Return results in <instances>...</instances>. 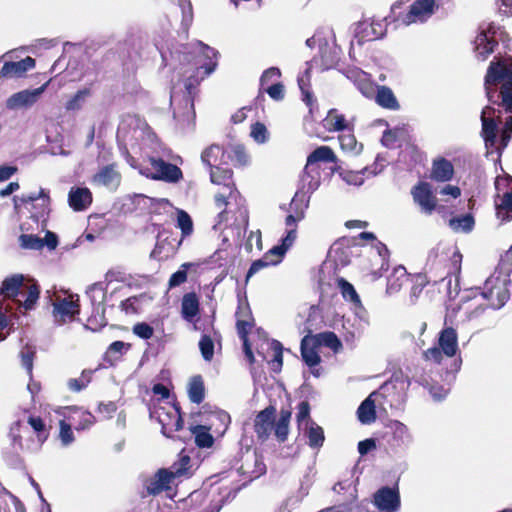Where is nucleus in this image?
I'll use <instances>...</instances> for the list:
<instances>
[{"mask_svg": "<svg viewBox=\"0 0 512 512\" xmlns=\"http://www.w3.org/2000/svg\"><path fill=\"white\" fill-rule=\"evenodd\" d=\"M383 35L384 31L380 22H372L371 24L360 22L355 29V39L359 45H362L365 41L378 39Z\"/></svg>", "mask_w": 512, "mask_h": 512, "instance_id": "nucleus-20", "label": "nucleus"}, {"mask_svg": "<svg viewBox=\"0 0 512 512\" xmlns=\"http://www.w3.org/2000/svg\"><path fill=\"white\" fill-rule=\"evenodd\" d=\"M412 196L415 203L421 207L424 213L431 214L435 210L436 199L428 183L421 182L415 186L412 190Z\"/></svg>", "mask_w": 512, "mask_h": 512, "instance_id": "nucleus-18", "label": "nucleus"}, {"mask_svg": "<svg viewBox=\"0 0 512 512\" xmlns=\"http://www.w3.org/2000/svg\"><path fill=\"white\" fill-rule=\"evenodd\" d=\"M495 27L493 24L480 27V33L474 40V47L476 56L478 59L485 60L493 51L497 45V41L494 39Z\"/></svg>", "mask_w": 512, "mask_h": 512, "instance_id": "nucleus-14", "label": "nucleus"}, {"mask_svg": "<svg viewBox=\"0 0 512 512\" xmlns=\"http://www.w3.org/2000/svg\"><path fill=\"white\" fill-rule=\"evenodd\" d=\"M482 136L486 147H494L497 140L500 111L492 106H486L481 112Z\"/></svg>", "mask_w": 512, "mask_h": 512, "instance_id": "nucleus-11", "label": "nucleus"}, {"mask_svg": "<svg viewBox=\"0 0 512 512\" xmlns=\"http://www.w3.org/2000/svg\"><path fill=\"white\" fill-rule=\"evenodd\" d=\"M300 348L302 359L309 367H315L320 363L321 358L317 352L318 347L312 341L310 334L303 337Z\"/></svg>", "mask_w": 512, "mask_h": 512, "instance_id": "nucleus-30", "label": "nucleus"}, {"mask_svg": "<svg viewBox=\"0 0 512 512\" xmlns=\"http://www.w3.org/2000/svg\"><path fill=\"white\" fill-rule=\"evenodd\" d=\"M86 294L91 300L94 311L97 314H104L105 307L104 301L106 298V285L102 282H97L88 287Z\"/></svg>", "mask_w": 512, "mask_h": 512, "instance_id": "nucleus-28", "label": "nucleus"}, {"mask_svg": "<svg viewBox=\"0 0 512 512\" xmlns=\"http://www.w3.org/2000/svg\"><path fill=\"white\" fill-rule=\"evenodd\" d=\"M171 151L163 149L162 156H150L149 163L154 171L152 178L165 182L176 183L182 178L181 169L164 160V157L170 159Z\"/></svg>", "mask_w": 512, "mask_h": 512, "instance_id": "nucleus-7", "label": "nucleus"}, {"mask_svg": "<svg viewBox=\"0 0 512 512\" xmlns=\"http://www.w3.org/2000/svg\"><path fill=\"white\" fill-rule=\"evenodd\" d=\"M74 299L73 295L64 298H56L53 302V316L55 322L59 325H63L74 319L79 314V298L76 295Z\"/></svg>", "mask_w": 512, "mask_h": 512, "instance_id": "nucleus-10", "label": "nucleus"}, {"mask_svg": "<svg viewBox=\"0 0 512 512\" xmlns=\"http://www.w3.org/2000/svg\"><path fill=\"white\" fill-rule=\"evenodd\" d=\"M310 337L317 347H328L335 353L342 349V343L334 332L326 331Z\"/></svg>", "mask_w": 512, "mask_h": 512, "instance_id": "nucleus-33", "label": "nucleus"}, {"mask_svg": "<svg viewBox=\"0 0 512 512\" xmlns=\"http://www.w3.org/2000/svg\"><path fill=\"white\" fill-rule=\"evenodd\" d=\"M35 67V60L27 56L17 62H5L0 74L3 77L14 78L23 76L28 70Z\"/></svg>", "mask_w": 512, "mask_h": 512, "instance_id": "nucleus-22", "label": "nucleus"}, {"mask_svg": "<svg viewBox=\"0 0 512 512\" xmlns=\"http://www.w3.org/2000/svg\"><path fill=\"white\" fill-rule=\"evenodd\" d=\"M340 147L343 151L357 155L362 150V144H359L355 136L351 133L339 136Z\"/></svg>", "mask_w": 512, "mask_h": 512, "instance_id": "nucleus-44", "label": "nucleus"}, {"mask_svg": "<svg viewBox=\"0 0 512 512\" xmlns=\"http://www.w3.org/2000/svg\"><path fill=\"white\" fill-rule=\"evenodd\" d=\"M291 418V412L288 410H281L280 417L276 423H274V432L276 438L280 442H284L287 439L289 432V421Z\"/></svg>", "mask_w": 512, "mask_h": 512, "instance_id": "nucleus-38", "label": "nucleus"}, {"mask_svg": "<svg viewBox=\"0 0 512 512\" xmlns=\"http://www.w3.org/2000/svg\"><path fill=\"white\" fill-rule=\"evenodd\" d=\"M271 349L273 351V359L271 360V369L274 372H279L283 364V346L277 340H272Z\"/></svg>", "mask_w": 512, "mask_h": 512, "instance_id": "nucleus-48", "label": "nucleus"}, {"mask_svg": "<svg viewBox=\"0 0 512 512\" xmlns=\"http://www.w3.org/2000/svg\"><path fill=\"white\" fill-rule=\"evenodd\" d=\"M199 349L205 361H211L214 356V342L208 335H202L199 341Z\"/></svg>", "mask_w": 512, "mask_h": 512, "instance_id": "nucleus-50", "label": "nucleus"}, {"mask_svg": "<svg viewBox=\"0 0 512 512\" xmlns=\"http://www.w3.org/2000/svg\"><path fill=\"white\" fill-rule=\"evenodd\" d=\"M250 136L258 144H264L268 141L269 133L263 123L256 122L251 126Z\"/></svg>", "mask_w": 512, "mask_h": 512, "instance_id": "nucleus-51", "label": "nucleus"}, {"mask_svg": "<svg viewBox=\"0 0 512 512\" xmlns=\"http://www.w3.org/2000/svg\"><path fill=\"white\" fill-rule=\"evenodd\" d=\"M177 222L178 227L181 229L183 235L191 234L193 230V223L187 212L179 210L177 213Z\"/></svg>", "mask_w": 512, "mask_h": 512, "instance_id": "nucleus-54", "label": "nucleus"}, {"mask_svg": "<svg viewBox=\"0 0 512 512\" xmlns=\"http://www.w3.org/2000/svg\"><path fill=\"white\" fill-rule=\"evenodd\" d=\"M400 503L398 490L388 486L378 489L373 495V504L379 512H396Z\"/></svg>", "mask_w": 512, "mask_h": 512, "instance_id": "nucleus-13", "label": "nucleus"}, {"mask_svg": "<svg viewBox=\"0 0 512 512\" xmlns=\"http://www.w3.org/2000/svg\"><path fill=\"white\" fill-rule=\"evenodd\" d=\"M184 49L183 60L192 63V73L184 83L187 92L186 103L190 104L192 108V94L197 85L215 71L218 65V52L200 41L193 46L191 51H188L187 48Z\"/></svg>", "mask_w": 512, "mask_h": 512, "instance_id": "nucleus-1", "label": "nucleus"}, {"mask_svg": "<svg viewBox=\"0 0 512 512\" xmlns=\"http://www.w3.org/2000/svg\"><path fill=\"white\" fill-rule=\"evenodd\" d=\"M474 218L471 214H466L461 217L452 218L449 221V225L455 232L468 233L472 231L474 227Z\"/></svg>", "mask_w": 512, "mask_h": 512, "instance_id": "nucleus-43", "label": "nucleus"}, {"mask_svg": "<svg viewBox=\"0 0 512 512\" xmlns=\"http://www.w3.org/2000/svg\"><path fill=\"white\" fill-rule=\"evenodd\" d=\"M277 264V260H273V259H268V257H266L265 255L261 258V259H258V260H255L248 272H247V275H246V280H248L250 277H252L254 274H256L257 272H259L261 269L269 266V265H275Z\"/></svg>", "mask_w": 512, "mask_h": 512, "instance_id": "nucleus-56", "label": "nucleus"}, {"mask_svg": "<svg viewBox=\"0 0 512 512\" xmlns=\"http://www.w3.org/2000/svg\"><path fill=\"white\" fill-rule=\"evenodd\" d=\"M49 83L50 81H47L38 88L25 89L12 94L6 100V108L8 110L30 109L39 101L40 97L47 89Z\"/></svg>", "mask_w": 512, "mask_h": 512, "instance_id": "nucleus-9", "label": "nucleus"}, {"mask_svg": "<svg viewBox=\"0 0 512 512\" xmlns=\"http://www.w3.org/2000/svg\"><path fill=\"white\" fill-rule=\"evenodd\" d=\"M204 383L200 375L191 378L188 385V396L192 403L200 404L204 400Z\"/></svg>", "mask_w": 512, "mask_h": 512, "instance_id": "nucleus-37", "label": "nucleus"}, {"mask_svg": "<svg viewBox=\"0 0 512 512\" xmlns=\"http://www.w3.org/2000/svg\"><path fill=\"white\" fill-rule=\"evenodd\" d=\"M92 182L96 185L104 186L111 191H115L121 182V174L117 170L116 164H109L99 169L93 176Z\"/></svg>", "mask_w": 512, "mask_h": 512, "instance_id": "nucleus-17", "label": "nucleus"}, {"mask_svg": "<svg viewBox=\"0 0 512 512\" xmlns=\"http://www.w3.org/2000/svg\"><path fill=\"white\" fill-rule=\"evenodd\" d=\"M336 163L337 156L329 146L317 147L309 154L306 161V173L310 172L312 166H317V163Z\"/></svg>", "mask_w": 512, "mask_h": 512, "instance_id": "nucleus-24", "label": "nucleus"}, {"mask_svg": "<svg viewBox=\"0 0 512 512\" xmlns=\"http://www.w3.org/2000/svg\"><path fill=\"white\" fill-rule=\"evenodd\" d=\"M229 159L235 166H244L249 162V156L243 145L235 144L226 152V160Z\"/></svg>", "mask_w": 512, "mask_h": 512, "instance_id": "nucleus-41", "label": "nucleus"}, {"mask_svg": "<svg viewBox=\"0 0 512 512\" xmlns=\"http://www.w3.org/2000/svg\"><path fill=\"white\" fill-rule=\"evenodd\" d=\"M309 415H310L309 403L306 401L301 402L298 405V412H297V421H298L300 427L303 425L304 422H305V426L310 425V423L312 421H310Z\"/></svg>", "mask_w": 512, "mask_h": 512, "instance_id": "nucleus-57", "label": "nucleus"}, {"mask_svg": "<svg viewBox=\"0 0 512 512\" xmlns=\"http://www.w3.org/2000/svg\"><path fill=\"white\" fill-rule=\"evenodd\" d=\"M275 408L269 406L260 411L255 418V432L259 439L266 440L274 427Z\"/></svg>", "mask_w": 512, "mask_h": 512, "instance_id": "nucleus-19", "label": "nucleus"}, {"mask_svg": "<svg viewBox=\"0 0 512 512\" xmlns=\"http://www.w3.org/2000/svg\"><path fill=\"white\" fill-rule=\"evenodd\" d=\"M281 76L280 69L270 67L265 70L260 78L261 87L264 88L272 79H278Z\"/></svg>", "mask_w": 512, "mask_h": 512, "instance_id": "nucleus-61", "label": "nucleus"}, {"mask_svg": "<svg viewBox=\"0 0 512 512\" xmlns=\"http://www.w3.org/2000/svg\"><path fill=\"white\" fill-rule=\"evenodd\" d=\"M201 161L209 168L228 164L226 152L217 144H212L202 152Z\"/></svg>", "mask_w": 512, "mask_h": 512, "instance_id": "nucleus-27", "label": "nucleus"}, {"mask_svg": "<svg viewBox=\"0 0 512 512\" xmlns=\"http://www.w3.org/2000/svg\"><path fill=\"white\" fill-rule=\"evenodd\" d=\"M266 90L268 95L276 101H280L284 98V86L281 83H274L267 88H263Z\"/></svg>", "mask_w": 512, "mask_h": 512, "instance_id": "nucleus-62", "label": "nucleus"}, {"mask_svg": "<svg viewBox=\"0 0 512 512\" xmlns=\"http://www.w3.org/2000/svg\"><path fill=\"white\" fill-rule=\"evenodd\" d=\"M325 122L329 131H343L348 126L344 115L338 114L335 109L328 112Z\"/></svg>", "mask_w": 512, "mask_h": 512, "instance_id": "nucleus-42", "label": "nucleus"}, {"mask_svg": "<svg viewBox=\"0 0 512 512\" xmlns=\"http://www.w3.org/2000/svg\"><path fill=\"white\" fill-rule=\"evenodd\" d=\"M199 313V300L195 293H187L182 298L181 314L184 320L192 322Z\"/></svg>", "mask_w": 512, "mask_h": 512, "instance_id": "nucleus-31", "label": "nucleus"}, {"mask_svg": "<svg viewBox=\"0 0 512 512\" xmlns=\"http://www.w3.org/2000/svg\"><path fill=\"white\" fill-rule=\"evenodd\" d=\"M90 91L88 89L79 90L67 103L66 110L76 111L81 109L85 99L89 96Z\"/></svg>", "mask_w": 512, "mask_h": 512, "instance_id": "nucleus-52", "label": "nucleus"}, {"mask_svg": "<svg viewBox=\"0 0 512 512\" xmlns=\"http://www.w3.org/2000/svg\"><path fill=\"white\" fill-rule=\"evenodd\" d=\"M438 345L424 351L423 357L427 361L441 364L443 357L452 358L456 356L458 347V334L452 327H446L439 332Z\"/></svg>", "mask_w": 512, "mask_h": 512, "instance_id": "nucleus-4", "label": "nucleus"}, {"mask_svg": "<svg viewBox=\"0 0 512 512\" xmlns=\"http://www.w3.org/2000/svg\"><path fill=\"white\" fill-rule=\"evenodd\" d=\"M376 103L389 110H399L400 104L396 99L393 91L387 86H378L377 93L375 96Z\"/></svg>", "mask_w": 512, "mask_h": 512, "instance_id": "nucleus-32", "label": "nucleus"}, {"mask_svg": "<svg viewBox=\"0 0 512 512\" xmlns=\"http://www.w3.org/2000/svg\"><path fill=\"white\" fill-rule=\"evenodd\" d=\"M191 266V263H184L181 268L173 273L169 279V288L177 287L187 280V269Z\"/></svg>", "mask_w": 512, "mask_h": 512, "instance_id": "nucleus-53", "label": "nucleus"}, {"mask_svg": "<svg viewBox=\"0 0 512 512\" xmlns=\"http://www.w3.org/2000/svg\"><path fill=\"white\" fill-rule=\"evenodd\" d=\"M380 160V156H377L373 169L366 167L356 172L343 171L340 173V176L343 179V181H345L348 185L361 186L364 183V174L369 173L370 175H377L383 170L384 165L380 164L379 166Z\"/></svg>", "mask_w": 512, "mask_h": 512, "instance_id": "nucleus-23", "label": "nucleus"}, {"mask_svg": "<svg viewBox=\"0 0 512 512\" xmlns=\"http://www.w3.org/2000/svg\"><path fill=\"white\" fill-rule=\"evenodd\" d=\"M338 286H339V288L341 290L342 296L346 300L352 302L355 305H360L361 304L360 298H359L356 290L354 289V287H353V285L351 283H349L344 278H340L338 280Z\"/></svg>", "mask_w": 512, "mask_h": 512, "instance_id": "nucleus-46", "label": "nucleus"}, {"mask_svg": "<svg viewBox=\"0 0 512 512\" xmlns=\"http://www.w3.org/2000/svg\"><path fill=\"white\" fill-rule=\"evenodd\" d=\"M486 95L491 103H497L501 97V105L512 114V58L493 60L485 76Z\"/></svg>", "mask_w": 512, "mask_h": 512, "instance_id": "nucleus-2", "label": "nucleus"}, {"mask_svg": "<svg viewBox=\"0 0 512 512\" xmlns=\"http://www.w3.org/2000/svg\"><path fill=\"white\" fill-rule=\"evenodd\" d=\"M408 281V274L403 266L394 268L392 274L388 277L387 292L394 294L400 291L402 286Z\"/></svg>", "mask_w": 512, "mask_h": 512, "instance_id": "nucleus-35", "label": "nucleus"}, {"mask_svg": "<svg viewBox=\"0 0 512 512\" xmlns=\"http://www.w3.org/2000/svg\"><path fill=\"white\" fill-rule=\"evenodd\" d=\"M454 176V166L453 164L443 158H437L433 160L430 178L436 182H448L452 180Z\"/></svg>", "mask_w": 512, "mask_h": 512, "instance_id": "nucleus-21", "label": "nucleus"}, {"mask_svg": "<svg viewBox=\"0 0 512 512\" xmlns=\"http://www.w3.org/2000/svg\"><path fill=\"white\" fill-rule=\"evenodd\" d=\"M496 214L502 221L512 219V190L504 193L501 202L496 204Z\"/></svg>", "mask_w": 512, "mask_h": 512, "instance_id": "nucleus-40", "label": "nucleus"}, {"mask_svg": "<svg viewBox=\"0 0 512 512\" xmlns=\"http://www.w3.org/2000/svg\"><path fill=\"white\" fill-rule=\"evenodd\" d=\"M60 432L59 438L63 446H69L74 441V434L71 428V425L68 424L65 420H61L59 422Z\"/></svg>", "mask_w": 512, "mask_h": 512, "instance_id": "nucleus-55", "label": "nucleus"}, {"mask_svg": "<svg viewBox=\"0 0 512 512\" xmlns=\"http://www.w3.org/2000/svg\"><path fill=\"white\" fill-rule=\"evenodd\" d=\"M302 190L304 193H313L320 185V171L318 166H312L310 172L306 173V166L304 167L301 176Z\"/></svg>", "mask_w": 512, "mask_h": 512, "instance_id": "nucleus-34", "label": "nucleus"}, {"mask_svg": "<svg viewBox=\"0 0 512 512\" xmlns=\"http://www.w3.org/2000/svg\"><path fill=\"white\" fill-rule=\"evenodd\" d=\"M372 252H375L378 256V258L380 259L381 261V270H387V258H388V254H389V251L386 247L385 244L377 241L375 246L371 248Z\"/></svg>", "mask_w": 512, "mask_h": 512, "instance_id": "nucleus-59", "label": "nucleus"}, {"mask_svg": "<svg viewBox=\"0 0 512 512\" xmlns=\"http://www.w3.org/2000/svg\"><path fill=\"white\" fill-rule=\"evenodd\" d=\"M182 9V24L185 27H189L193 20V10L192 5L189 1L184 2L181 4Z\"/></svg>", "mask_w": 512, "mask_h": 512, "instance_id": "nucleus-63", "label": "nucleus"}, {"mask_svg": "<svg viewBox=\"0 0 512 512\" xmlns=\"http://www.w3.org/2000/svg\"><path fill=\"white\" fill-rule=\"evenodd\" d=\"M22 201L31 204L30 213L34 221L46 222L49 214V198L45 195L43 190H41L38 195L30 194L23 196Z\"/></svg>", "mask_w": 512, "mask_h": 512, "instance_id": "nucleus-16", "label": "nucleus"}, {"mask_svg": "<svg viewBox=\"0 0 512 512\" xmlns=\"http://www.w3.org/2000/svg\"><path fill=\"white\" fill-rule=\"evenodd\" d=\"M18 240L23 249L41 250L44 247L43 239L33 234H21Z\"/></svg>", "mask_w": 512, "mask_h": 512, "instance_id": "nucleus-45", "label": "nucleus"}, {"mask_svg": "<svg viewBox=\"0 0 512 512\" xmlns=\"http://www.w3.org/2000/svg\"><path fill=\"white\" fill-rule=\"evenodd\" d=\"M231 178L232 170L229 168H223L221 165L215 168H210L211 182L217 185H223L229 191L228 195L223 193L215 196V203L219 209L226 207L230 204L231 199H236L237 197V191L230 186Z\"/></svg>", "mask_w": 512, "mask_h": 512, "instance_id": "nucleus-8", "label": "nucleus"}, {"mask_svg": "<svg viewBox=\"0 0 512 512\" xmlns=\"http://www.w3.org/2000/svg\"><path fill=\"white\" fill-rule=\"evenodd\" d=\"M511 136H512V116H509L507 119H506V122H505V126H504V129L502 130V133H501V140H500V147L501 149H504L510 139H511Z\"/></svg>", "mask_w": 512, "mask_h": 512, "instance_id": "nucleus-60", "label": "nucleus"}, {"mask_svg": "<svg viewBox=\"0 0 512 512\" xmlns=\"http://www.w3.org/2000/svg\"><path fill=\"white\" fill-rule=\"evenodd\" d=\"M286 252H287V249L282 244H280V245H276V246L272 247L264 255L266 257H268V259L277 260V264H278Z\"/></svg>", "mask_w": 512, "mask_h": 512, "instance_id": "nucleus-64", "label": "nucleus"}, {"mask_svg": "<svg viewBox=\"0 0 512 512\" xmlns=\"http://www.w3.org/2000/svg\"><path fill=\"white\" fill-rule=\"evenodd\" d=\"M158 420L162 426V434L166 437H172V432L179 431L183 427V420L178 410L173 414H159Z\"/></svg>", "mask_w": 512, "mask_h": 512, "instance_id": "nucleus-29", "label": "nucleus"}, {"mask_svg": "<svg viewBox=\"0 0 512 512\" xmlns=\"http://www.w3.org/2000/svg\"><path fill=\"white\" fill-rule=\"evenodd\" d=\"M191 433L195 437L196 445L200 448H209L214 443V439L206 426H193L191 427Z\"/></svg>", "mask_w": 512, "mask_h": 512, "instance_id": "nucleus-39", "label": "nucleus"}, {"mask_svg": "<svg viewBox=\"0 0 512 512\" xmlns=\"http://www.w3.org/2000/svg\"><path fill=\"white\" fill-rule=\"evenodd\" d=\"M304 435L308 439V445L313 449L320 448L325 440L323 429L314 422L305 427Z\"/></svg>", "mask_w": 512, "mask_h": 512, "instance_id": "nucleus-36", "label": "nucleus"}, {"mask_svg": "<svg viewBox=\"0 0 512 512\" xmlns=\"http://www.w3.org/2000/svg\"><path fill=\"white\" fill-rule=\"evenodd\" d=\"M434 13V0H416L409 11L403 16L402 22L405 25L412 23H423Z\"/></svg>", "mask_w": 512, "mask_h": 512, "instance_id": "nucleus-15", "label": "nucleus"}, {"mask_svg": "<svg viewBox=\"0 0 512 512\" xmlns=\"http://www.w3.org/2000/svg\"><path fill=\"white\" fill-rule=\"evenodd\" d=\"M23 275H13L6 278L1 286V295L3 299H12L18 304V307H24L26 310L33 308L39 298V288L35 283L25 284Z\"/></svg>", "mask_w": 512, "mask_h": 512, "instance_id": "nucleus-3", "label": "nucleus"}, {"mask_svg": "<svg viewBox=\"0 0 512 512\" xmlns=\"http://www.w3.org/2000/svg\"><path fill=\"white\" fill-rule=\"evenodd\" d=\"M68 201L75 211H81L91 204L92 193L86 187L72 188L68 195Z\"/></svg>", "mask_w": 512, "mask_h": 512, "instance_id": "nucleus-25", "label": "nucleus"}, {"mask_svg": "<svg viewBox=\"0 0 512 512\" xmlns=\"http://www.w3.org/2000/svg\"><path fill=\"white\" fill-rule=\"evenodd\" d=\"M507 282L506 277L500 276H491L485 281L482 296L491 308L500 309L508 301L510 294Z\"/></svg>", "mask_w": 512, "mask_h": 512, "instance_id": "nucleus-6", "label": "nucleus"}, {"mask_svg": "<svg viewBox=\"0 0 512 512\" xmlns=\"http://www.w3.org/2000/svg\"><path fill=\"white\" fill-rule=\"evenodd\" d=\"M133 333L139 338L147 340L153 336L154 330L149 324L141 322L133 326Z\"/></svg>", "mask_w": 512, "mask_h": 512, "instance_id": "nucleus-58", "label": "nucleus"}, {"mask_svg": "<svg viewBox=\"0 0 512 512\" xmlns=\"http://www.w3.org/2000/svg\"><path fill=\"white\" fill-rule=\"evenodd\" d=\"M380 395L379 392H372L358 407L357 409V417L360 423L364 425H369L376 420V406L374 396Z\"/></svg>", "mask_w": 512, "mask_h": 512, "instance_id": "nucleus-26", "label": "nucleus"}, {"mask_svg": "<svg viewBox=\"0 0 512 512\" xmlns=\"http://www.w3.org/2000/svg\"><path fill=\"white\" fill-rule=\"evenodd\" d=\"M298 85L303 95V101L307 106H311L313 102V96L309 90V69L305 70L303 75L298 77Z\"/></svg>", "mask_w": 512, "mask_h": 512, "instance_id": "nucleus-49", "label": "nucleus"}, {"mask_svg": "<svg viewBox=\"0 0 512 512\" xmlns=\"http://www.w3.org/2000/svg\"><path fill=\"white\" fill-rule=\"evenodd\" d=\"M392 434L389 440L390 448L395 452H404L414 443V436L409 427L401 421L394 420L390 425Z\"/></svg>", "mask_w": 512, "mask_h": 512, "instance_id": "nucleus-12", "label": "nucleus"}, {"mask_svg": "<svg viewBox=\"0 0 512 512\" xmlns=\"http://www.w3.org/2000/svg\"><path fill=\"white\" fill-rule=\"evenodd\" d=\"M28 424L36 432L40 444H43L48 438L44 421L38 416H30L28 418Z\"/></svg>", "mask_w": 512, "mask_h": 512, "instance_id": "nucleus-47", "label": "nucleus"}, {"mask_svg": "<svg viewBox=\"0 0 512 512\" xmlns=\"http://www.w3.org/2000/svg\"><path fill=\"white\" fill-rule=\"evenodd\" d=\"M190 463V457L185 455L180 458L179 465H174L173 470L166 469L159 470L155 477L147 484V491L151 495H156L169 488L171 480L176 477H181L187 473Z\"/></svg>", "mask_w": 512, "mask_h": 512, "instance_id": "nucleus-5", "label": "nucleus"}]
</instances>
